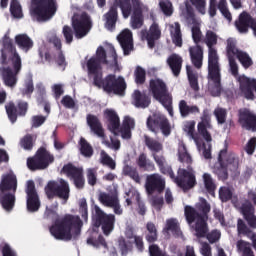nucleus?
Instances as JSON below:
<instances>
[{"label":"nucleus","mask_w":256,"mask_h":256,"mask_svg":"<svg viewBox=\"0 0 256 256\" xmlns=\"http://www.w3.org/2000/svg\"><path fill=\"white\" fill-rule=\"evenodd\" d=\"M144 143L149 151H151V157L154 159L160 173H162V175H168L170 179H175V173L173 172L171 165L167 164V159L163 154H157L163 151V143L147 135L144 136Z\"/></svg>","instance_id":"nucleus-5"},{"label":"nucleus","mask_w":256,"mask_h":256,"mask_svg":"<svg viewBox=\"0 0 256 256\" xmlns=\"http://www.w3.org/2000/svg\"><path fill=\"white\" fill-rule=\"evenodd\" d=\"M184 131L187 133L188 137H191L197 145H199V140L197 135H195V121L187 122L184 126Z\"/></svg>","instance_id":"nucleus-59"},{"label":"nucleus","mask_w":256,"mask_h":256,"mask_svg":"<svg viewBox=\"0 0 256 256\" xmlns=\"http://www.w3.org/2000/svg\"><path fill=\"white\" fill-rule=\"evenodd\" d=\"M189 55L192 65L196 69H201L203 67V48L201 45L197 44L189 48Z\"/></svg>","instance_id":"nucleus-34"},{"label":"nucleus","mask_w":256,"mask_h":256,"mask_svg":"<svg viewBox=\"0 0 256 256\" xmlns=\"http://www.w3.org/2000/svg\"><path fill=\"white\" fill-rule=\"evenodd\" d=\"M123 175H125V177H130V179L135 181V183H141V176L139 175V171H137V168L133 166L125 165L123 167Z\"/></svg>","instance_id":"nucleus-46"},{"label":"nucleus","mask_w":256,"mask_h":256,"mask_svg":"<svg viewBox=\"0 0 256 256\" xmlns=\"http://www.w3.org/2000/svg\"><path fill=\"white\" fill-rule=\"evenodd\" d=\"M209 213H211V204L203 197L199 198V202L196 203L195 208L189 205L184 207L186 222L188 225L195 223L196 237L198 239L205 237L209 233V227L207 226Z\"/></svg>","instance_id":"nucleus-2"},{"label":"nucleus","mask_w":256,"mask_h":256,"mask_svg":"<svg viewBox=\"0 0 256 256\" xmlns=\"http://www.w3.org/2000/svg\"><path fill=\"white\" fill-rule=\"evenodd\" d=\"M119 8L122 11L124 19H129L131 13H133V6H131L129 0H114L113 5L103 16L106 21L105 27L108 31H113L117 25V19H119V12L117 9Z\"/></svg>","instance_id":"nucleus-9"},{"label":"nucleus","mask_w":256,"mask_h":256,"mask_svg":"<svg viewBox=\"0 0 256 256\" xmlns=\"http://www.w3.org/2000/svg\"><path fill=\"white\" fill-rule=\"evenodd\" d=\"M101 158H100V163L102 165H105L106 167H109V169L115 170L117 167V163H115V160L107 154V152L102 151L101 152Z\"/></svg>","instance_id":"nucleus-53"},{"label":"nucleus","mask_w":256,"mask_h":256,"mask_svg":"<svg viewBox=\"0 0 256 256\" xmlns=\"http://www.w3.org/2000/svg\"><path fill=\"white\" fill-rule=\"evenodd\" d=\"M238 123L246 131L256 132V114L249 109L239 111Z\"/></svg>","instance_id":"nucleus-25"},{"label":"nucleus","mask_w":256,"mask_h":256,"mask_svg":"<svg viewBox=\"0 0 256 256\" xmlns=\"http://www.w3.org/2000/svg\"><path fill=\"white\" fill-rule=\"evenodd\" d=\"M223 155H225V151H220L218 156L219 166L215 167V174L219 181H227L229 179V169L225 166V162H223Z\"/></svg>","instance_id":"nucleus-38"},{"label":"nucleus","mask_w":256,"mask_h":256,"mask_svg":"<svg viewBox=\"0 0 256 256\" xmlns=\"http://www.w3.org/2000/svg\"><path fill=\"white\" fill-rule=\"evenodd\" d=\"M167 65L170 67L174 77H179L183 67V58L179 54H171L167 59Z\"/></svg>","instance_id":"nucleus-35"},{"label":"nucleus","mask_w":256,"mask_h":256,"mask_svg":"<svg viewBox=\"0 0 256 256\" xmlns=\"http://www.w3.org/2000/svg\"><path fill=\"white\" fill-rule=\"evenodd\" d=\"M62 35L64 36L66 43L71 45V43H73V36H75V30L69 25H64Z\"/></svg>","instance_id":"nucleus-62"},{"label":"nucleus","mask_w":256,"mask_h":256,"mask_svg":"<svg viewBox=\"0 0 256 256\" xmlns=\"http://www.w3.org/2000/svg\"><path fill=\"white\" fill-rule=\"evenodd\" d=\"M247 197L248 200L242 203L240 207V213L243 215L246 223H248V227H251V229H256V192L253 190H249Z\"/></svg>","instance_id":"nucleus-14"},{"label":"nucleus","mask_w":256,"mask_h":256,"mask_svg":"<svg viewBox=\"0 0 256 256\" xmlns=\"http://www.w3.org/2000/svg\"><path fill=\"white\" fill-rule=\"evenodd\" d=\"M26 208L29 213H37L41 209V200L39 199V194L35 188V182L33 180H28L26 189Z\"/></svg>","instance_id":"nucleus-19"},{"label":"nucleus","mask_w":256,"mask_h":256,"mask_svg":"<svg viewBox=\"0 0 256 256\" xmlns=\"http://www.w3.org/2000/svg\"><path fill=\"white\" fill-rule=\"evenodd\" d=\"M93 28V21L87 12L74 14L72 17V29L77 39H83L89 35V31Z\"/></svg>","instance_id":"nucleus-12"},{"label":"nucleus","mask_w":256,"mask_h":256,"mask_svg":"<svg viewBox=\"0 0 256 256\" xmlns=\"http://www.w3.org/2000/svg\"><path fill=\"white\" fill-rule=\"evenodd\" d=\"M175 181L183 191H190L197 185V178L195 177V171L193 167L188 166L187 169L179 168L178 176L175 178Z\"/></svg>","instance_id":"nucleus-17"},{"label":"nucleus","mask_w":256,"mask_h":256,"mask_svg":"<svg viewBox=\"0 0 256 256\" xmlns=\"http://www.w3.org/2000/svg\"><path fill=\"white\" fill-rule=\"evenodd\" d=\"M117 40L123 49L124 55H131V51H133V33L126 29L118 35Z\"/></svg>","instance_id":"nucleus-31"},{"label":"nucleus","mask_w":256,"mask_h":256,"mask_svg":"<svg viewBox=\"0 0 256 256\" xmlns=\"http://www.w3.org/2000/svg\"><path fill=\"white\" fill-rule=\"evenodd\" d=\"M170 35L172 43L176 47H183V35L181 34V24L179 22H175L174 25L170 26Z\"/></svg>","instance_id":"nucleus-40"},{"label":"nucleus","mask_w":256,"mask_h":256,"mask_svg":"<svg viewBox=\"0 0 256 256\" xmlns=\"http://www.w3.org/2000/svg\"><path fill=\"white\" fill-rule=\"evenodd\" d=\"M20 145L25 151H31L33 149V135L27 134L20 140Z\"/></svg>","instance_id":"nucleus-63"},{"label":"nucleus","mask_w":256,"mask_h":256,"mask_svg":"<svg viewBox=\"0 0 256 256\" xmlns=\"http://www.w3.org/2000/svg\"><path fill=\"white\" fill-rule=\"evenodd\" d=\"M86 69L89 79H93V84L103 77V64L97 58L90 57L86 62Z\"/></svg>","instance_id":"nucleus-28"},{"label":"nucleus","mask_w":256,"mask_h":256,"mask_svg":"<svg viewBox=\"0 0 256 256\" xmlns=\"http://www.w3.org/2000/svg\"><path fill=\"white\" fill-rule=\"evenodd\" d=\"M178 159L180 163L186 164V168L189 169L193 163V158L191 154L187 152V147L183 146L181 150L178 152Z\"/></svg>","instance_id":"nucleus-48"},{"label":"nucleus","mask_w":256,"mask_h":256,"mask_svg":"<svg viewBox=\"0 0 256 256\" xmlns=\"http://www.w3.org/2000/svg\"><path fill=\"white\" fill-rule=\"evenodd\" d=\"M44 219L54 221L49 227V232L52 237L58 241H71V239H73L72 231H74L76 236L81 235L83 220L77 215L65 214L64 216L59 217L57 211L46 207Z\"/></svg>","instance_id":"nucleus-1"},{"label":"nucleus","mask_w":256,"mask_h":256,"mask_svg":"<svg viewBox=\"0 0 256 256\" xmlns=\"http://www.w3.org/2000/svg\"><path fill=\"white\" fill-rule=\"evenodd\" d=\"M1 57L0 62L1 65H9V63H13L15 58H19L21 60V56L17 52V48L15 47V44H13V39H11L9 36L5 35L2 38V48H1Z\"/></svg>","instance_id":"nucleus-16"},{"label":"nucleus","mask_w":256,"mask_h":256,"mask_svg":"<svg viewBox=\"0 0 256 256\" xmlns=\"http://www.w3.org/2000/svg\"><path fill=\"white\" fill-rule=\"evenodd\" d=\"M218 9L227 21H233V16L231 15L229 8H227V0H220L218 3Z\"/></svg>","instance_id":"nucleus-58"},{"label":"nucleus","mask_w":256,"mask_h":256,"mask_svg":"<svg viewBox=\"0 0 256 256\" xmlns=\"http://www.w3.org/2000/svg\"><path fill=\"white\" fill-rule=\"evenodd\" d=\"M211 125V114H209V109H204L201 117V122L198 123V133L203 137L206 143L213 141L211 133L207 129H212Z\"/></svg>","instance_id":"nucleus-27"},{"label":"nucleus","mask_w":256,"mask_h":256,"mask_svg":"<svg viewBox=\"0 0 256 256\" xmlns=\"http://www.w3.org/2000/svg\"><path fill=\"white\" fill-rule=\"evenodd\" d=\"M80 153L83 157L91 158L93 157V146L87 142L85 138H80Z\"/></svg>","instance_id":"nucleus-49"},{"label":"nucleus","mask_w":256,"mask_h":256,"mask_svg":"<svg viewBox=\"0 0 256 256\" xmlns=\"http://www.w3.org/2000/svg\"><path fill=\"white\" fill-rule=\"evenodd\" d=\"M139 169L143 171H155V163L147 158V154L141 153L136 161Z\"/></svg>","instance_id":"nucleus-42"},{"label":"nucleus","mask_w":256,"mask_h":256,"mask_svg":"<svg viewBox=\"0 0 256 256\" xmlns=\"http://www.w3.org/2000/svg\"><path fill=\"white\" fill-rule=\"evenodd\" d=\"M55 162V156L45 147H40L33 157L27 159V167L30 171H43Z\"/></svg>","instance_id":"nucleus-11"},{"label":"nucleus","mask_w":256,"mask_h":256,"mask_svg":"<svg viewBox=\"0 0 256 256\" xmlns=\"http://www.w3.org/2000/svg\"><path fill=\"white\" fill-rule=\"evenodd\" d=\"M94 211V226L101 227L103 234L109 237L113 233V229H115V215L104 213L97 205L94 206Z\"/></svg>","instance_id":"nucleus-13"},{"label":"nucleus","mask_w":256,"mask_h":256,"mask_svg":"<svg viewBox=\"0 0 256 256\" xmlns=\"http://www.w3.org/2000/svg\"><path fill=\"white\" fill-rule=\"evenodd\" d=\"M236 247L238 249V253H241L242 256H255L253 249H251V243L247 241L238 240Z\"/></svg>","instance_id":"nucleus-45"},{"label":"nucleus","mask_w":256,"mask_h":256,"mask_svg":"<svg viewBox=\"0 0 256 256\" xmlns=\"http://www.w3.org/2000/svg\"><path fill=\"white\" fill-rule=\"evenodd\" d=\"M235 26L239 33H247L250 27L256 37V19L251 17L249 13L242 12L239 15L238 21L235 22Z\"/></svg>","instance_id":"nucleus-26"},{"label":"nucleus","mask_w":256,"mask_h":256,"mask_svg":"<svg viewBox=\"0 0 256 256\" xmlns=\"http://www.w3.org/2000/svg\"><path fill=\"white\" fill-rule=\"evenodd\" d=\"M87 244L92 245V247H104L107 249V241L103 235H99L97 239L90 237L87 239Z\"/></svg>","instance_id":"nucleus-61"},{"label":"nucleus","mask_w":256,"mask_h":256,"mask_svg":"<svg viewBox=\"0 0 256 256\" xmlns=\"http://www.w3.org/2000/svg\"><path fill=\"white\" fill-rule=\"evenodd\" d=\"M214 115L219 125H223L227 121V110L225 108H216Z\"/></svg>","instance_id":"nucleus-64"},{"label":"nucleus","mask_w":256,"mask_h":256,"mask_svg":"<svg viewBox=\"0 0 256 256\" xmlns=\"http://www.w3.org/2000/svg\"><path fill=\"white\" fill-rule=\"evenodd\" d=\"M165 233H168V231H171L172 235L174 237H181L183 235V232L181 231V226H179V222L177 219L171 218L166 221V227L164 228Z\"/></svg>","instance_id":"nucleus-43"},{"label":"nucleus","mask_w":256,"mask_h":256,"mask_svg":"<svg viewBox=\"0 0 256 256\" xmlns=\"http://www.w3.org/2000/svg\"><path fill=\"white\" fill-rule=\"evenodd\" d=\"M179 111H180V115L181 117L185 118V117H189V115H193L195 113H199V107L196 105H188L187 101L185 100H180L179 102Z\"/></svg>","instance_id":"nucleus-41"},{"label":"nucleus","mask_w":256,"mask_h":256,"mask_svg":"<svg viewBox=\"0 0 256 256\" xmlns=\"http://www.w3.org/2000/svg\"><path fill=\"white\" fill-rule=\"evenodd\" d=\"M146 193L153 195V193H163L165 191V179L157 173L148 175L145 183Z\"/></svg>","instance_id":"nucleus-22"},{"label":"nucleus","mask_w":256,"mask_h":256,"mask_svg":"<svg viewBox=\"0 0 256 256\" xmlns=\"http://www.w3.org/2000/svg\"><path fill=\"white\" fill-rule=\"evenodd\" d=\"M14 41L17 47H19L21 51H24V53H29V51L33 49V39H31V37H29L27 34L16 35Z\"/></svg>","instance_id":"nucleus-37"},{"label":"nucleus","mask_w":256,"mask_h":256,"mask_svg":"<svg viewBox=\"0 0 256 256\" xmlns=\"http://www.w3.org/2000/svg\"><path fill=\"white\" fill-rule=\"evenodd\" d=\"M104 119L106 121L107 129L113 135L121 134L122 139H131V130L135 129V120L129 116H125L121 125L119 114L113 109L107 108L104 110Z\"/></svg>","instance_id":"nucleus-4"},{"label":"nucleus","mask_w":256,"mask_h":256,"mask_svg":"<svg viewBox=\"0 0 256 256\" xmlns=\"http://www.w3.org/2000/svg\"><path fill=\"white\" fill-rule=\"evenodd\" d=\"M186 73L191 89L196 92L199 91V77L197 73H195L193 68L189 65L186 66Z\"/></svg>","instance_id":"nucleus-44"},{"label":"nucleus","mask_w":256,"mask_h":256,"mask_svg":"<svg viewBox=\"0 0 256 256\" xmlns=\"http://www.w3.org/2000/svg\"><path fill=\"white\" fill-rule=\"evenodd\" d=\"M15 193L16 192L0 193V202L5 211H13V207H15Z\"/></svg>","instance_id":"nucleus-39"},{"label":"nucleus","mask_w":256,"mask_h":256,"mask_svg":"<svg viewBox=\"0 0 256 256\" xmlns=\"http://www.w3.org/2000/svg\"><path fill=\"white\" fill-rule=\"evenodd\" d=\"M238 235H243L252 241V247H256V233L251 230V226H247L243 219L239 218L237 221Z\"/></svg>","instance_id":"nucleus-36"},{"label":"nucleus","mask_w":256,"mask_h":256,"mask_svg":"<svg viewBox=\"0 0 256 256\" xmlns=\"http://www.w3.org/2000/svg\"><path fill=\"white\" fill-rule=\"evenodd\" d=\"M33 91H35V86L33 85V78H28L24 81V88L21 89V93L23 97H31L33 95Z\"/></svg>","instance_id":"nucleus-57"},{"label":"nucleus","mask_w":256,"mask_h":256,"mask_svg":"<svg viewBox=\"0 0 256 256\" xmlns=\"http://www.w3.org/2000/svg\"><path fill=\"white\" fill-rule=\"evenodd\" d=\"M140 36L142 41H147L149 49H155V41L161 39V28H159V24L154 22L149 30H141Z\"/></svg>","instance_id":"nucleus-23"},{"label":"nucleus","mask_w":256,"mask_h":256,"mask_svg":"<svg viewBox=\"0 0 256 256\" xmlns=\"http://www.w3.org/2000/svg\"><path fill=\"white\" fill-rule=\"evenodd\" d=\"M5 110L9 121L11 123H17L18 117H25V115H27V111H29V103L19 101L17 105H15L13 102H9L5 105Z\"/></svg>","instance_id":"nucleus-21"},{"label":"nucleus","mask_w":256,"mask_h":256,"mask_svg":"<svg viewBox=\"0 0 256 256\" xmlns=\"http://www.w3.org/2000/svg\"><path fill=\"white\" fill-rule=\"evenodd\" d=\"M219 199L222 201V203H227V201H231V199H233V191H231L229 187H220Z\"/></svg>","instance_id":"nucleus-60"},{"label":"nucleus","mask_w":256,"mask_h":256,"mask_svg":"<svg viewBox=\"0 0 256 256\" xmlns=\"http://www.w3.org/2000/svg\"><path fill=\"white\" fill-rule=\"evenodd\" d=\"M57 13V0H32L30 15L33 21L45 23Z\"/></svg>","instance_id":"nucleus-7"},{"label":"nucleus","mask_w":256,"mask_h":256,"mask_svg":"<svg viewBox=\"0 0 256 256\" xmlns=\"http://www.w3.org/2000/svg\"><path fill=\"white\" fill-rule=\"evenodd\" d=\"M221 151H225L224 155H222L223 163L227 167L229 171L232 173H239V167L241 166V160L238 155L234 152H227V148L222 149Z\"/></svg>","instance_id":"nucleus-29"},{"label":"nucleus","mask_w":256,"mask_h":256,"mask_svg":"<svg viewBox=\"0 0 256 256\" xmlns=\"http://www.w3.org/2000/svg\"><path fill=\"white\" fill-rule=\"evenodd\" d=\"M226 53L228 59H235V56L237 57L239 53H241V50L237 49L235 41H233L232 39H228Z\"/></svg>","instance_id":"nucleus-51"},{"label":"nucleus","mask_w":256,"mask_h":256,"mask_svg":"<svg viewBox=\"0 0 256 256\" xmlns=\"http://www.w3.org/2000/svg\"><path fill=\"white\" fill-rule=\"evenodd\" d=\"M236 57L244 69H249V67L253 66V59H251L247 52H238Z\"/></svg>","instance_id":"nucleus-52"},{"label":"nucleus","mask_w":256,"mask_h":256,"mask_svg":"<svg viewBox=\"0 0 256 256\" xmlns=\"http://www.w3.org/2000/svg\"><path fill=\"white\" fill-rule=\"evenodd\" d=\"M149 91H151L153 98L159 101L161 105L168 111L169 115L173 117V96L167 90V84L161 79H151L149 83Z\"/></svg>","instance_id":"nucleus-8"},{"label":"nucleus","mask_w":256,"mask_h":256,"mask_svg":"<svg viewBox=\"0 0 256 256\" xmlns=\"http://www.w3.org/2000/svg\"><path fill=\"white\" fill-rule=\"evenodd\" d=\"M86 123L94 135H97L100 139H105V129H103V124L99 120V117L93 114H87Z\"/></svg>","instance_id":"nucleus-32"},{"label":"nucleus","mask_w":256,"mask_h":256,"mask_svg":"<svg viewBox=\"0 0 256 256\" xmlns=\"http://www.w3.org/2000/svg\"><path fill=\"white\" fill-rule=\"evenodd\" d=\"M146 125L152 133H157L160 129L166 137L171 135V124H169V120L161 114H152L148 116Z\"/></svg>","instance_id":"nucleus-15"},{"label":"nucleus","mask_w":256,"mask_h":256,"mask_svg":"<svg viewBox=\"0 0 256 256\" xmlns=\"http://www.w3.org/2000/svg\"><path fill=\"white\" fill-rule=\"evenodd\" d=\"M205 43L208 47V78L214 83L211 88L213 97L221 95V64H219V55L217 54V34L211 30L206 32Z\"/></svg>","instance_id":"nucleus-3"},{"label":"nucleus","mask_w":256,"mask_h":256,"mask_svg":"<svg viewBox=\"0 0 256 256\" xmlns=\"http://www.w3.org/2000/svg\"><path fill=\"white\" fill-rule=\"evenodd\" d=\"M61 173L72 179L76 189H83L85 187L83 168H77L75 165L68 163L62 167Z\"/></svg>","instance_id":"nucleus-20"},{"label":"nucleus","mask_w":256,"mask_h":256,"mask_svg":"<svg viewBox=\"0 0 256 256\" xmlns=\"http://www.w3.org/2000/svg\"><path fill=\"white\" fill-rule=\"evenodd\" d=\"M10 13L12 16L15 17V19H21V17H23V10L21 9V4H19V1L17 0L11 1Z\"/></svg>","instance_id":"nucleus-56"},{"label":"nucleus","mask_w":256,"mask_h":256,"mask_svg":"<svg viewBox=\"0 0 256 256\" xmlns=\"http://www.w3.org/2000/svg\"><path fill=\"white\" fill-rule=\"evenodd\" d=\"M92 58L98 60L102 65H109L110 61L107 59V52L103 46H99L96 50V55Z\"/></svg>","instance_id":"nucleus-54"},{"label":"nucleus","mask_w":256,"mask_h":256,"mask_svg":"<svg viewBox=\"0 0 256 256\" xmlns=\"http://www.w3.org/2000/svg\"><path fill=\"white\" fill-rule=\"evenodd\" d=\"M45 195L50 201L57 197L61 199L63 205L69 201L71 197V187L69 182L63 178H60L58 181L51 180L47 183L44 188Z\"/></svg>","instance_id":"nucleus-10"},{"label":"nucleus","mask_w":256,"mask_h":256,"mask_svg":"<svg viewBox=\"0 0 256 256\" xmlns=\"http://www.w3.org/2000/svg\"><path fill=\"white\" fill-rule=\"evenodd\" d=\"M134 77H135V83L137 85H143L145 84V81L147 79V72L143 67L138 66L134 72Z\"/></svg>","instance_id":"nucleus-55"},{"label":"nucleus","mask_w":256,"mask_h":256,"mask_svg":"<svg viewBox=\"0 0 256 256\" xmlns=\"http://www.w3.org/2000/svg\"><path fill=\"white\" fill-rule=\"evenodd\" d=\"M100 203L102 205H105V207H111L112 205H115V202L119 199L117 195H110L105 192H102L99 194L98 197Z\"/></svg>","instance_id":"nucleus-50"},{"label":"nucleus","mask_w":256,"mask_h":256,"mask_svg":"<svg viewBox=\"0 0 256 256\" xmlns=\"http://www.w3.org/2000/svg\"><path fill=\"white\" fill-rule=\"evenodd\" d=\"M133 101L135 107L138 109H147L151 105V95L147 92H141L140 90H135L133 95Z\"/></svg>","instance_id":"nucleus-33"},{"label":"nucleus","mask_w":256,"mask_h":256,"mask_svg":"<svg viewBox=\"0 0 256 256\" xmlns=\"http://www.w3.org/2000/svg\"><path fill=\"white\" fill-rule=\"evenodd\" d=\"M94 87L102 89L107 95H118L119 97H125V91H127V82L122 76L115 74H108L105 78L100 77L97 79Z\"/></svg>","instance_id":"nucleus-6"},{"label":"nucleus","mask_w":256,"mask_h":256,"mask_svg":"<svg viewBox=\"0 0 256 256\" xmlns=\"http://www.w3.org/2000/svg\"><path fill=\"white\" fill-rule=\"evenodd\" d=\"M204 187L210 195H213L217 189V184H215V180H213V177L209 173H204L202 176Z\"/></svg>","instance_id":"nucleus-47"},{"label":"nucleus","mask_w":256,"mask_h":256,"mask_svg":"<svg viewBox=\"0 0 256 256\" xmlns=\"http://www.w3.org/2000/svg\"><path fill=\"white\" fill-rule=\"evenodd\" d=\"M11 65L12 68H2V79L6 87H15V85H17V75L21 73L23 67V63L20 61L19 57H16L13 62H11Z\"/></svg>","instance_id":"nucleus-18"},{"label":"nucleus","mask_w":256,"mask_h":256,"mask_svg":"<svg viewBox=\"0 0 256 256\" xmlns=\"http://www.w3.org/2000/svg\"><path fill=\"white\" fill-rule=\"evenodd\" d=\"M1 193H17V176L13 173H8L2 176L0 182Z\"/></svg>","instance_id":"nucleus-30"},{"label":"nucleus","mask_w":256,"mask_h":256,"mask_svg":"<svg viewBox=\"0 0 256 256\" xmlns=\"http://www.w3.org/2000/svg\"><path fill=\"white\" fill-rule=\"evenodd\" d=\"M128 3H132L131 27L132 29H141L144 23L143 4L141 0H128Z\"/></svg>","instance_id":"nucleus-24"}]
</instances>
